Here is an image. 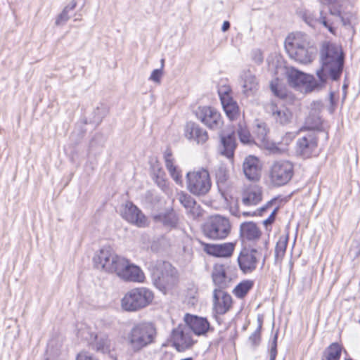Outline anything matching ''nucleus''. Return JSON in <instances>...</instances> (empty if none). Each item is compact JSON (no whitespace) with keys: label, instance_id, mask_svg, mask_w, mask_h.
<instances>
[{"label":"nucleus","instance_id":"20e7f679","mask_svg":"<svg viewBox=\"0 0 360 360\" xmlns=\"http://www.w3.org/2000/svg\"><path fill=\"white\" fill-rule=\"evenodd\" d=\"M156 335L154 325L149 322L135 324L127 333V341L134 352H138L153 342Z\"/></svg>","mask_w":360,"mask_h":360},{"label":"nucleus","instance_id":"cd10ccee","mask_svg":"<svg viewBox=\"0 0 360 360\" xmlns=\"http://www.w3.org/2000/svg\"><path fill=\"white\" fill-rule=\"evenodd\" d=\"M215 177L218 188L224 195L231 186L229 170L225 166L219 165L215 169Z\"/></svg>","mask_w":360,"mask_h":360},{"label":"nucleus","instance_id":"473e14b6","mask_svg":"<svg viewBox=\"0 0 360 360\" xmlns=\"http://www.w3.org/2000/svg\"><path fill=\"white\" fill-rule=\"evenodd\" d=\"M164 159L165 162V166L167 169L169 174L174 179V181L179 185L182 186V178L181 172L178 169L175 165L174 158L172 156L170 150H167L164 155Z\"/></svg>","mask_w":360,"mask_h":360},{"label":"nucleus","instance_id":"5701e85b","mask_svg":"<svg viewBox=\"0 0 360 360\" xmlns=\"http://www.w3.org/2000/svg\"><path fill=\"white\" fill-rule=\"evenodd\" d=\"M228 90V88H226L223 92L220 89L219 94L226 115L231 120H234L239 116V107L237 103L230 96Z\"/></svg>","mask_w":360,"mask_h":360},{"label":"nucleus","instance_id":"8fccbe9b","mask_svg":"<svg viewBox=\"0 0 360 360\" xmlns=\"http://www.w3.org/2000/svg\"><path fill=\"white\" fill-rule=\"evenodd\" d=\"M251 58L257 64H260L263 61L262 53L259 49H255L251 52Z\"/></svg>","mask_w":360,"mask_h":360},{"label":"nucleus","instance_id":"c85d7f7f","mask_svg":"<svg viewBox=\"0 0 360 360\" xmlns=\"http://www.w3.org/2000/svg\"><path fill=\"white\" fill-rule=\"evenodd\" d=\"M221 148L220 153L228 158L233 157L234 150L236 147V142L234 133L227 135H220Z\"/></svg>","mask_w":360,"mask_h":360},{"label":"nucleus","instance_id":"13d9d810","mask_svg":"<svg viewBox=\"0 0 360 360\" xmlns=\"http://www.w3.org/2000/svg\"><path fill=\"white\" fill-rule=\"evenodd\" d=\"M249 214L248 212H243V215H248Z\"/></svg>","mask_w":360,"mask_h":360},{"label":"nucleus","instance_id":"f8f14e48","mask_svg":"<svg viewBox=\"0 0 360 360\" xmlns=\"http://www.w3.org/2000/svg\"><path fill=\"white\" fill-rule=\"evenodd\" d=\"M266 112L278 124L285 126L292 122L293 114L285 105L271 102L266 105Z\"/></svg>","mask_w":360,"mask_h":360},{"label":"nucleus","instance_id":"bf43d9fd","mask_svg":"<svg viewBox=\"0 0 360 360\" xmlns=\"http://www.w3.org/2000/svg\"><path fill=\"white\" fill-rule=\"evenodd\" d=\"M343 88H344V89H346V88H347V85H346V84H345V85L343 86Z\"/></svg>","mask_w":360,"mask_h":360},{"label":"nucleus","instance_id":"f03ea898","mask_svg":"<svg viewBox=\"0 0 360 360\" xmlns=\"http://www.w3.org/2000/svg\"><path fill=\"white\" fill-rule=\"evenodd\" d=\"M321 68L316 72L319 79L323 86L326 79L340 78L344 65V56L341 47L332 43H326L321 50Z\"/></svg>","mask_w":360,"mask_h":360},{"label":"nucleus","instance_id":"e433bc0d","mask_svg":"<svg viewBox=\"0 0 360 360\" xmlns=\"http://www.w3.org/2000/svg\"><path fill=\"white\" fill-rule=\"evenodd\" d=\"M349 255L354 259L360 255V229L353 233L352 243L349 249Z\"/></svg>","mask_w":360,"mask_h":360},{"label":"nucleus","instance_id":"c03bdc74","mask_svg":"<svg viewBox=\"0 0 360 360\" xmlns=\"http://www.w3.org/2000/svg\"><path fill=\"white\" fill-rule=\"evenodd\" d=\"M261 329H262V323H260L255 330V331L250 336L249 342L250 344L256 347L259 345L261 341Z\"/></svg>","mask_w":360,"mask_h":360},{"label":"nucleus","instance_id":"0eeeda50","mask_svg":"<svg viewBox=\"0 0 360 360\" xmlns=\"http://www.w3.org/2000/svg\"><path fill=\"white\" fill-rule=\"evenodd\" d=\"M205 236L213 240L226 238L231 231V224L225 217L221 215L211 216L202 227Z\"/></svg>","mask_w":360,"mask_h":360},{"label":"nucleus","instance_id":"a211bd4d","mask_svg":"<svg viewBox=\"0 0 360 360\" xmlns=\"http://www.w3.org/2000/svg\"><path fill=\"white\" fill-rule=\"evenodd\" d=\"M300 17L303 21L309 26L314 27L318 24H322L324 27L332 34H335V27L333 22H330V19H326V17L322 16V12L320 11V17L318 18L317 15L314 11L304 9L299 12Z\"/></svg>","mask_w":360,"mask_h":360},{"label":"nucleus","instance_id":"58836bf2","mask_svg":"<svg viewBox=\"0 0 360 360\" xmlns=\"http://www.w3.org/2000/svg\"><path fill=\"white\" fill-rule=\"evenodd\" d=\"M288 244V237L281 236L279 237L276 247H275V259L276 262H281L285 253L286 248Z\"/></svg>","mask_w":360,"mask_h":360},{"label":"nucleus","instance_id":"4468645a","mask_svg":"<svg viewBox=\"0 0 360 360\" xmlns=\"http://www.w3.org/2000/svg\"><path fill=\"white\" fill-rule=\"evenodd\" d=\"M259 253L255 249H243L238 257V263L240 270L245 274L252 273L256 269Z\"/></svg>","mask_w":360,"mask_h":360},{"label":"nucleus","instance_id":"9b49d317","mask_svg":"<svg viewBox=\"0 0 360 360\" xmlns=\"http://www.w3.org/2000/svg\"><path fill=\"white\" fill-rule=\"evenodd\" d=\"M196 117L211 129H219L223 121L220 113L214 108L200 106L195 110Z\"/></svg>","mask_w":360,"mask_h":360},{"label":"nucleus","instance_id":"2f4dec72","mask_svg":"<svg viewBox=\"0 0 360 360\" xmlns=\"http://www.w3.org/2000/svg\"><path fill=\"white\" fill-rule=\"evenodd\" d=\"M243 80V91L247 96L254 95L258 90L259 83L254 75L250 71L243 72L242 75Z\"/></svg>","mask_w":360,"mask_h":360},{"label":"nucleus","instance_id":"c756f323","mask_svg":"<svg viewBox=\"0 0 360 360\" xmlns=\"http://www.w3.org/2000/svg\"><path fill=\"white\" fill-rule=\"evenodd\" d=\"M240 236L244 240H256L259 238L261 231L257 224L252 221L241 224L240 227Z\"/></svg>","mask_w":360,"mask_h":360},{"label":"nucleus","instance_id":"37998d69","mask_svg":"<svg viewBox=\"0 0 360 360\" xmlns=\"http://www.w3.org/2000/svg\"><path fill=\"white\" fill-rule=\"evenodd\" d=\"M274 207H278L277 205L276 198L271 199V200L268 201L264 206L259 207L257 210L258 214L262 216L268 212H271Z\"/></svg>","mask_w":360,"mask_h":360},{"label":"nucleus","instance_id":"a878e982","mask_svg":"<svg viewBox=\"0 0 360 360\" xmlns=\"http://www.w3.org/2000/svg\"><path fill=\"white\" fill-rule=\"evenodd\" d=\"M203 250L209 255L216 257H230L234 250V245L231 243L223 244L202 243Z\"/></svg>","mask_w":360,"mask_h":360},{"label":"nucleus","instance_id":"a18cd8bd","mask_svg":"<svg viewBox=\"0 0 360 360\" xmlns=\"http://www.w3.org/2000/svg\"><path fill=\"white\" fill-rule=\"evenodd\" d=\"M277 339L278 335L276 333L274 335L272 340L269 342V360H275L277 355Z\"/></svg>","mask_w":360,"mask_h":360},{"label":"nucleus","instance_id":"de8ad7c7","mask_svg":"<svg viewBox=\"0 0 360 360\" xmlns=\"http://www.w3.org/2000/svg\"><path fill=\"white\" fill-rule=\"evenodd\" d=\"M162 75H163V72H162V68L155 69L152 72V73L149 77V79L154 82L160 84L161 82V78H162Z\"/></svg>","mask_w":360,"mask_h":360},{"label":"nucleus","instance_id":"aec40b11","mask_svg":"<svg viewBox=\"0 0 360 360\" xmlns=\"http://www.w3.org/2000/svg\"><path fill=\"white\" fill-rule=\"evenodd\" d=\"M184 326H188L190 331L196 335L205 334L210 328V323L205 318L187 314L184 316Z\"/></svg>","mask_w":360,"mask_h":360},{"label":"nucleus","instance_id":"6e6552de","mask_svg":"<svg viewBox=\"0 0 360 360\" xmlns=\"http://www.w3.org/2000/svg\"><path fill=\"white\" fill-rule=\"evenodd\" d=\"M188 190L195 195H205L210 190L212 181L207 169H200L186 174Z\"/></svg>","mask_w":360,"mask_h":360},{"label":"nucleus","instance_id":"412c9836","mask_svg":"<svg viewBox=\"0 0 360 360\" xmlns=\"http://www.w3.org/2000/svg\"><path fill=\"white\" fill-rule=\"evenodd\" d=\"M184 135L186 139L198 144H204L208 140L207 131L192 122H187L185 125Z\"/></svg>","mask_w":360,"mask_h":360},{"label":"nucleus","instance_id":"423d86ee","mask_svg":"<svg viewBox=\"0 0 360 360\" xmlns=\"http://www.w3.org/2000/svg\"><path fill=\"white\" fill-rule=\"evenodd\" d=\"M285 74L288 84L295 88L304 87L307 92L319 90L322 88L320 80H316L310 75H307L292 67H286Z\"/></svg>","mask_w":360,"mask_h":360},{"label":"nucleus","instance_id":"6ab92c4d","mask_svg":"<svg viewBox=\"0 0 360 360\" xmlns=\"http://www.w3.org/2000/svg\"><path fill=\"white\" fill-rule=\"evenodd\" d=\"M158 270L160 271V281L165 285V288H171L178 282L177 270L167 262H162L158 264Z\"/></svg>","mask_w":360,"mask_h":360},{"label":"nucleus","instance_id":"4d7b16f0","mask_svg":"<svg viewBox=\"0 0 360 360\" xmlns=\"http://www.w3.org/2000/svg\"><path fill=\"white\" fill-rule=\"evenodd\" d=\"M164 61H165V60H164V59H162V60H161V64H162V67H161V68H162V69L163 65H164Z\"/></svg>","mask_w":360,"mask_h":360},{"label":"nucleus","instance_id":"3c124183","mask_svg":"<svg viewBox=\"0 0 360 360\" xmlns=\"http://www.w3.org/2000/svg\"><path fill=\"white\" fill-rule=\"evenodd\" d=\"M323 103H321V101H314L311 104L309 112L319 115L320 112L323 109Z\"/></svg>","mask_w":360,"mask_h":360},{"label":"nucleus","instance_id":"b1692460","mask_svg":"<svg viewBox=\"0 0 360 360\" xmlns=\"http://www.w3.org/2000/svg\"><path fill=\"white\" fill-rule=\"evenodd\" d=\"M227 266L221 264H216L212 272V278L214 284L217 286V289H224L227 288L231 281L226 272Z\"/></svg>","mask_w":360,"mask_h":360},{"label":"nucleus","instance_id":"49530a36","mask_svg":"<svg viewBox=\"0 0 360 360\" xmlns=\"http://www.w3.org/2000/svg\"><path fill=\"white\" fill-rule=\"evenodd\" d=\"M279 209V207H274V210L270 212L269 217L263 221V224L266 228L271 226L275 221L276 215Z\"/></svg>","mask_w":360,"mask_h":360},{"label":"nucleus","instance_id":"4be33fe9","mask_svg":"<svg viewBox=\"0 0 360 360\" xmlns=\"http://www.w3.org/2000/svg\"><path fill=\"white\" fill-rule=\"evenodd\" d=\"M262 166L257 158L253 155L246 157L243 161V170L247 179L258 180L261 174Z\"/></svg>","mask_w":360,"mask_h":360},{"label":"nucleus","instance_id":"f3484780","mask_svg":"<svg viewBox=\"0 0 360 360\" xmlns=\"http://www.w3.org/2000/svg\"><path fill=\"white\" fill-rule=\"evenodd\" d=\"M231 296L224 290L215 288L213 291V309L219 315L228 312L232 307Z\"/></svg>","mask_w":360,"mask_h":360},{"label":"nucleus","instance_id":"4c0bfd02","mask_svg":"<svg viewBox=\"0 0 360 360\" xmlns=\"http://www.w3.org/2000/svg\"><path fill=\"white\" fill-rule=\"evenodd\" d=\"M342 352V347L337 342L332 343L324 352L322 360H339Z\"/></svg>","mask_w":360,"mask_h":360},{"label":"nucleus","instance_id":"a19ab883","mask_svg":"<svg viewBox=\"0 0 360 360\" xmlns=\"http://www.w3.org/2000/svg\"><path fill=\"white\" fill-rule=\"evenodd\" d=\"M238 134L240 141L243 143H248L251 141V135L245 124L240 123L238 128Z\"/></svg>","mask_w":360,"mask_h":360},{"label":"nucleus","instance_id":"052dcab7","mask_svg":"<svg viewBox=\"0 0 360 360\" xmlns=\"http://www.w3.org/2000/svg\"><path fill=\"white\" fill-rule=\"evenodd\" d=\"M345 360H352V359H345Z\"/></svg>","mask_w":360,"mask_h":360},{"label":"nucleus","instance_id":"603ef678","mask_svg":"<svg viewBox=\"0 0 360 360\" xmlns=\"http://www.w3.org/2000/svg\"><path fill=\"white\" fill-rule=\"evenodd\" d=\"M77 6V2L75 1H72L68 6L65 7V10H67V11L70 12L75 8Z\"/></svg>","mask_w":360,"mask_h":360},{"label":"nucleus","instance_id":"bb28decb","mask_svg":"<svg viewBox=\"0 0 360 360\" xmlns=\"http://www.w3.org/2000/svg\"><path fill=\"white\" fill-rule=\"evenodd\" d=\"M269 129L264 122H259L256 125L255 130V139L259 143L261 146L266 148L273 153H277L278 148L269 141L268 136Z\"/></svg>","mask_w":360,"mask_h":360},{"label":"nucleus","instance_id":"5fc2aeb1","mask_svg":"<svg viewBox=\"0 0 360 360\" xmlns=\"http://www.w3.org/2000/svg\"><path fill=\"white\" fill-rule=\"evenodd\" d=\"M230 28V23L229 21H224L223 22L221 30L223 32H226Z\"/></svg>","mask_w":360,"mask_h":360},{"label":"nucleus","instance_id":"9d476101","mask_svg":"<svg viewBox=\"0 0 360 360\" xmlns=\"http://www.w3.org/2000/svg\"><path fill=\"white\" fill-rule=\"evenodd\" d=\"M171 342L178 352H182L191 349L196 342V340H194L193 333L190 331L188 326L180 324L173 329Z\"/></svg>","mask_w":360,"mask_h":360},{"label":"nucleus","instance_id":"864d4df0","mask_svg":"<svg viewBox=\"0 0 360 360\" xmlns=\"http://www.w3.org/2000/svg\"><path fill=\"white\" fill-rule=\"evenodd\" d=\"M157 183H158V185L161 188H164L165 187H166L167 186V182L165 180H164L163 179H160L159 177L158 178V181H157Z\"/></svg>","mask_w":360,"mask_h":360},{"label":"nucleus","instance_id":"ea45409f","mask_svg":"<svg viewBox=\"0 0 360 360\" xmlns=\"http://www.w3.org/2000/svg\"><path fill=\"white\" fill-rule=\"evenodd\" d=\"M270 88L274 94L279 98H283L287 95L286 89L278 78H275L271 82Z\"/></svg>","mask_w":360,"mask_h":360},{"label":"nucleus","instance_id":"7ed1b4c3","mask_svg":"<svg viewBox=\"0 0 360 360\" xmlns=\"http://www.w3.org/2000/svg\"><path fill=\"white\" fill-rule=\"evenodd\" d=\"M285 49L291 59L301 64L311 63L316 54V48L302 32L290 34L285 40Z\"/></svg>","mask_w":360,"mask_h":360},{"label":"nucleus","instance_id":"f257e3e1","mask_svg":"<svg viewBox=\"0 0 360 360\" xmlns=\"http://www.w3.org/2000/svg\"><path fill=\"white\" fill-rule=\"evenodd\" d=\"M94 262L96 268L115 274L124 281L143 283L145 281L144 273L139 266L117 255L109 247L101 248L94 257Z\"/></svg>","mask_w":360,"mask_h":360},{"label":"nucleus","instance_id":"1a4fd4ad","mask_svg":"<svg viewBox=\"0 0 360 360\" xmlns=\"http://www.w3.org/2000/svg\"><path fill=\"white\" fill-rule=\"evenodd\" d=\"M293 165L286 160L276 161L273 163L270 169V179L276 186L286 184L292 177Z\"/></svg>","mask_w":360,"mask_h":360},{"label":"nucleus","instance_id":"ddd939ff","mask_svg":"<svg viewBox=\"0 0 360 360\" xmlns=\"http://www.w3.org/2000/svg\"><path fill=\"white\" fill-rule=\"evenodd\" d=\"M297 152L304 158L316 156L319 153L318 139L314 132L300 138L297 141Z\"/></svg>","mask_w":360,"mask_h":360},{"label":"nucleus","instance_id":"09e8293b","mask_svg":"<svg viewBox=\"0 0 360 360\" xmlns=\"http://www.w3.org/2000/svg\"><path fill=\"white\" fill-rule=\"evenodd\" d=\"M69 12L67 11V10L63 9V11L61 12V13L58 16L56 20V25H61L65 23L68 19L69 17Z\"/></svg>","mask_w":360,"mask_h":360},{"label":"nucleus","instance_id":"6e6d98bb","mask_svg":"<svg viewBox=\"0 0 360 360\" xmlns=\"http://www.w3.org/2000/svg\"><path fill=\"white\" fill-rule=\"evenodd\" d=\"M330 104H331V109H330V112H333V110H334V93L331 92L330 94Z\"/></svg>","mask_w":360,"mask_h":360},{"label":"nucleus","instance_id":"393cba45","mask_svg":"<svg viewBox=\"0 0 360 360\" xmlns=\"http://www.w3.org/2000/svg\"><path fill=\"white\" fill-rule=\"evenodd\" d=\"M262 200V189L257 185H250L242 193V202L245 205H256Z\"/></svg>","mask_w":360,"mask_h":360},{"label":"nucleus","instance_id":"f704fd0d","mask_svg":"<svg viewBox=\"0 0 360 360\" xmlns=\"http://www.w3.org/2000/svg\"><path fill=\"white\" fill-rule=\"evenodd\" d=\"M94 339L95 344L94 347L97 351L103 353H108L110 352L112 344L107 335L100 333L95 335Z\"/></svg>","mask_w":360,"mask_h":360},{"label":"nucleus","instance_id":"c9c22d12","mask_svg":"<svg viewBox=\"0 0 360 360\" xmlns=\"http://www.w3.org/2000/svg\"><path fill=\"white\" fill-rule=\"evenodd\" d=\"M254 282L251 280H245L238 283L233 289V292L236 297L243 299L252 288Z\"/></svg>","mask_w":360,"mask_h":360},{"label":"nucleus","instance_id":"39448f33","mask_svg":"<svg viewBox=\"0 0 360 360\" xmlns=\"http://www.w3.org/2000/svg\"><path fill=\"white\" fill-rule=\"evenodd\" d=\"M154 299L153 292L144 287L129 290L121 300V307L126 311H136L150 304Z\"/></svg>","mask_w":360,"mask_h":360},{"label":"nucleus","instance_id":"79ce46f5","mask_svg":"<svg viewBox=\"0 0 360 360\" xmlns=\"http://www.w3.org/2000/svg\"><path fill=\"white\" fill-rule=\"evenodd\" d=\"M178 199L181 205H183L186 208H192L194 207L195 205V202L194 200L188 194L184 193L183 192L178 194Z\"/></svg>","mask_w":360,"mask_h":360},{"label":"nucleus","instance_id":"2eb2a0df","mask_svg":"<svg viewBox=\"0 0 360 360\" xmlns=\"http://www.w3.org/2000/svg\"><path fill=\"white\" fill-rule=\"evenodd\" d=\"M121 215L126 221L139 227H145L148 225L145 215L131 202H127L123 206Z\"/></svg>","mask_w":360,"mask_h":360},{"label":"nucleus","instance_id":"7c9ffc66","mask_svg":"<svg viewBox=\"0 0 360 360\" xmlns=\"http://www.w3.org/2000/svg\"><path fill=\"white\" fill-rule=\"evenodd\" d=\"M153 218L155 222L162 224L169 229L176 227L179 222L177 214L173 210L155 214Z\"/></svg>","mask_w":360,"mask_h":360},{"label":"nucleus","instance_id":"dca6fc26","mask_svg":"<svg viewBox=\"0 0 360 360\" xmlns=\"http://www.w3.org/2000/svg\"><path fill=\"white\" fill-rule=\"evenodd\" d=\"M329 13L331 17L333 18V21L330 22H340L343 26L352 27L356 23V14L352 11H345L342 9V5H329Z\"/></svg>","mask_w":360,"mask_h":360},{"label":"nucleus","instance_id":"72a5a7b5","mask_svg":"<svg viewBox=\"0 0 360 360\" xmlns=\"http://www.w3.org/2000/svg\"><path fill=\"white\" fill-rule=\"evenodd\" d=\"M322 121L319 115L309 112L306 117L304 125L300 128V131H315L319 130L321 127Z\"/></svg>","mask_w":360,"mask_h":360}]
</instances>
